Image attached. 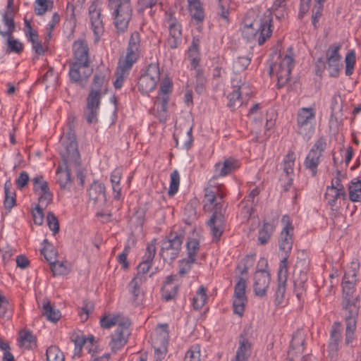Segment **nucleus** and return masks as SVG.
Returning <instances> with one entry per match:
<instances>
[{
	"label": "nucleus",
	"instance_id": "1",
	"mask_svg": "<svg viewBox=\"0 0 361 361\" xmlns=\"http://www.w3.org/2000/svg\"><path fill=\"white\" fill-rule=\"evenodd\" d=\"M357 279H346L342 281V309L344 312L345 323V344L350 345L355 340L357 319L360 308V294L355 289Z\"/></svg>",
	"mask_w": 361,
	"mask_h": 361
},
{
	"label": "nucleus",
	"instance_id": "2",
	"mask_svg": "<svg viewBox=\"0 0 361 361\" xmlns=\"http://www.w3.org/2000/svg\"><path fill=\"white\" fill-rule=\"evenodd\" d=\"M281 221L283 226V229L281 232L279 240V257H280V264L277 273L278 284L276 290V305H279L281 303V300L283 298L286 292V286L288 276V259L292 249V235L293 232L292 221L288 215L283 216Z\"/></svg>",
	"mask_w": 361,
	"mask_h": 361
},
{
	"label": "nucleus",
	"instance_id": "30",
	"mask_svg": "<svg viewBox=\"0 0 361 361\" xmlns=\"http://www.w3.org/2000/svg\"><path fill=\"white\" fill-rule=\"evenodd\" d=\"M42 314L45 316L49 321L56 322L61 318V312L51 305L49 299L44 300L42 304Z\"/></svg>",
	"mask_w": 361,
	"mask_h": 361
},
{
	"label": "nucleus",
	"instance_id": "55",
	"mask_svg": "<svg viewBox=\"0 0 361 361\" xmlns=\"http://www.w3.org/2000/svg\"><path fill=\"white\" fill-rule=\"evenodd\" d=\"M360 269V263L357 260H354L351 262L350 266L348 267L347 271L344 274V277L346 279H357V274Z\"/></svg>",
	"mask_w": 361,
	"mask_h": 361
},
{
	"label": "nucleus",
	"instance_id": "48",
	"mask_svg": "<svg viewBox=\"0 0 361 361\" xmlns=\"http://www.w3.org/2000/svg\"><path fill=\"white\" fill-rule=\"evenodd\" d=\"M35 192H42L49 190L48 183L44 180L42 176H37L32 179Z\"/></svg>",
	"mask_w": 361,
	"mask_h": 361
},
{
	"label": "nucleus",
	"instance_id": "18",
	"mask_svg": "<svg viewBox=\"0 0 361 361\" xmlns=\"http://www.w3.org/2000/svg\"><path fill=\"white\" fill-rule=\"evenodd\" d=\"M130 322H124L118 324L116 330L111 336V341L109 343L112 351L116 352L122 348L127 343L129 336Z\"/></svg>",
	"mask_w": 361,
	"mask_h": 361
},
{
	"label": "nucleus",
	"instance_id": "38",
	"mask_svg": "<svg viewBox=\"0 0 361 361\" xmlns=\"http://www.w3.org/2000/svg\"><path fill=\"white\" fill-rule=\"evenodd\" d=\"M43 245L44 247L41 250V254L44 257L49 264H51V262H54L56 259V252L54 250L47 239L44 240Z\"/></svg>",
	"mask_w": 361,
	"mask_h": 361
},
{
	"label": "nucleus",
	"instance_id": "31",
	"mask_svg": "<svg viewBox=\"0 0 361 361\" xmlns=\"http://www.w3.org/2000/svg\"><path fill=\"white\" fill-rule=\"evenodd\" d=\"M19 343L20 347H24L26 349H32L37 346L36 337L30 330L19 332Z\"/></svg>",
	"mask_w": 361,
	"mask_h": 361
},
{
	"label": "nucleus",
	"instance_id": "44",
	"mask_svg": "<svg viewBox=\"0 0 361 361\" xmlns=\"http://www.w3.org/2000/svg\"><path fill=\"white\" fill-rule=\"evenodd\" d=\"M188 257L196 259V254L200 250V241L195 238H189L186 243Z\"/></svg>",
	"mask_w": 361,
	"mask_h": 361
},
{
	"label": "nucleus",
	"instance_id": "61",
	"mask_svg": "<svg viewBox=\"0 0 361 361\" xmlns=\"http://www.w3.org/2000/svg\"><path fill=\"white\" fill-rule=\"evenodd\" d=\"M228 106L229 107H235L237 103H240V99H242L240 96V92H238L237 87L235 88L232 92L228 94Z\"/></svg>",
	"mask_w": 361,
	"mask_h": 361
},
{
	"label": "nucleus",
	"instance_id": "7",
	"mask_svg": "<svg viewBox=\"0 0 361 361\" xmlns=\"http://www.w3.org/2000/svg\"><path fill=\"white\" fill-rule=\"evenodd\" d=\"M75 120L74 116H69L68 117V130L65 135L63 145L65 147V151L61 153L62 160L64 165L74 164L75 165L80 164V153L78 149V142L76 140V135L75 133Z\"/></svg>",
	"mask_w": 361,
	"mask_h": 361
},
{
	"label": "nucleus",
	"instance_id": "4",
	"mask_svg": "<svg viewBox=\"0 0 361 361\" xmlns=\"http://www.w3.org/2000/svg\"><path fill=\"white\" fill-rule=\"evenodd\" d=\"M216 192L209 188L204 189V209L212 212L210 219L207 222L211 233L216 240H219L225 229V217L223 213V205L221 202H216Z\"/></svg>",
	"mask_w": 361,
	"mask_h": 361
},
{
	"label": "nucleus",
	"instance_id": "54",
	"mask_svg": "<svg viewBox=\"0 0 361 361\" xmlns=\"http://www.w3.org/2000/svg\"><path fill=\"white\" fill-rule=\"evenodd\" d=\"M250 63V59L248 57H238L233 62V68L236 72H241L245 70Z\"/></svg>",
	"mask_w": 361,
	"mask_h": 361
},
{
	"label": "nucleus",
	"instance_id": "50",
	"mask_svg": "<svg viewBox=\"0 0 361 361\" xmlns=\"http://www.w3.org/2000/svg\"><path fill=\"white\" fill-rule=\"evenodd\" d=\"M247 301V298H234L233 302V312L240 317L243 316Z\"/></svg>",
	"mask_w": 361,
	"mask_h": 361
},
{
	"label": "nucleus",
	"instance_id": "59",
	"mask_svg": "<svg viewBox=\"0 0 361 361\" xmlns=\"http://www.w3.org/2000/svg\"><path fill=\"white\" fill-rule=\"evenodd\" d=\"M158 0H138L137 12L143 13L145 9L152 8L157 4Z\"/></svg>",
	"mask_w": 361,
	"mask_h": 361
},
{
	"label": "nucleus",
	"instance_id": "20",
	"mask_svg": "<svg viewBox=\"0 0 361 361\" xmlns=\"http://www.w3.org/2000/svg\"><path fill=\"white\" fill-rule=\"evenodd\" d=\"M169 96H157L154 106L150 109V112L154 115L160 122H165L167 118L168 104Z\"/></svg>",
	"mask_w": 361,
	"mask_h": 361
},
{
	"label": "nucleus",
	"instance_id": "35",
	"mask_svg": "<svg viewBox=\"0 0 361 361\" xmlns=\"http://www.w3.org/2000/svg\"><path fill=\"white\" fill-rule=\"evenodd\" d=\"M345 192H341L338 190H335L334 187H327L325 193V199L327 200L328 204L334 207L336 204L337 200L340 197H345Z\"/></svg>",
	"mask_w": 361,
	"mask_h": 361
},
{
	"label": "nucleus",
	"instance_id": "57",
	"mask_svg": "<svg viewBox=\"0 0 361 361\" xmlns=\"http://www.w3.org/2000/svg\"><path fill=\"white\" fill-rule=\"evenodd\" d=\"M94 310V305L90 302H84L81 310L79 312V315L82 322H86L88 319L89 314Z\"/></svg>",
	"mask_w": 361,
	"mask_h": 361
},
{
	"label": "nucleus",
	"instance_id": "46",
	"mask_svg": "<svg viewBox=\"0 0 361 361\" xmlns=\"http://www.w3.org/2000/svg\"><path fill=\"white\" fill-rule=\"evenodd\" d=\"M184 361H200V346L195 344L186 352Z\"/></svg>",
	"mask_w": 361,
	"mask_h": 361
},
{
	"label": "nucleus",
	"instance_id": "5",
	"mask_svg": "<svg viewBox=\"0 0 361 361\" xmlns=\"http://www.w3.org/2000/svg\"><path fill=\"white\" fill-rule=\"evenodd\" d=\"M104 79L105 76L102 74L96 73L93 77L83 112V116L88 124L98 122L97 116L103 93Z\"/></svg>",
	"mask_w": 361,
	"mask_h": 361
},
{
	"label": "nucleus",
	"instance_id": "29",
	"mask_svg": "<svg viewBox=\"0 0 361 361\" xmlns=\"http://www.w3.org/2000/svg\"><path fill=\"white\" fill-rule=\"evenodd\" d=\"M251 345L243 335H240L239 347L237 350L235 361H247L250 355Z\"/></svg>",
	"mask_w": 361,
	"mask_h": 361
},
{
	"label": "nucleus",
	"instance_id": "26",
	"mask_svg": "<svg viewBox=\"0 0 361 361\" xmlns=\"http://www.w3.org/2000/svg\"><path fill=\"white\" fill-rule=\"evenodd\" d=\"M255 279L254 290L256 295L261 297L265 295L270 282V273H255Z\"/></svg>",
	"mask_w": 361,
	"mask_h": 361
},
{
	"label": "nucleus",
	"instance_id": "62",
	"mask_svg": "<svg viewBox=\"0 0 361 361\" xmlns=\"http://www.w3.org/2000/svg\"><path fill=\"white\" fill-rule=\"evenodd\" d=\"M117 322L116 317L104 316L100 319V325L104 329H110L116 325Z\"/></svg>",
	"mask_w": 361,
	"mask_h": 361
},
{
	"label": "nucleus",
	"instance_id": "21",
	"mask_svg": "<svg viewBox=\"0 0 361 361\" xmlns=\"http://www.w3.org/2000/svg\"><path fill=\"white\" fill-rule=\"evenodd\" d=\"M146 279L147 278L135 276L128 284L129 292L132 295L131 300L135 306L139 305L142 301L144 293L141 286Z\"/></svg>",
	"mask_w": 361,
	"mask_h": 361
},
{
	"label": "nucleus",
	"instance_id": "47",
	"mask_svg": "<svg viewBox=\"0 0 361 361\" xmlns=\"http://www.w3.org/2000/svg\"><path fill=\"white\" fill-rule=\"evenodd\" d=\"M295 175L288 174L281 172L279 177L280 186L282 188V191L287 192L293 184V178Z\"/></svg>",
	"mask_w": 361,
	"mask_h": 361
},
{
	"label": "nucleus",
	"instance_id": "53",
	"mask_svg": "<svg viewBox=\"0 0 361 361\" xmlns=\"http://www.w3.org/2000/svg\"><path fill=\"white\" fill-rule=\"evenodd\" d=\"M50 269L54 276L64 275L68 273V269L64 265L63 262L56 261V259L54 262H51Z\"/></svg>",
	"mask_w": 361,
	"mask_h": 361
},
{
	"label": "nucleus",
	"instance_id": "52",
	"mask_svg": "<svg viewBox=\"0 0 361 361\" xmlns=\"http://www.w3.org/2000/svg\"><path fill=\"white\" fill-rule=\"evenodd\" d=\"M216 12L217 15L224 20L226 24H228L229 23V10H228V5L225 4L224 3V1H218V6L216 8Z\"/></svg>",
	"mask_w": 361,
	"mask_h": 361
},
{
	"label": "nucleus",
	"instance_id": "34",
	"mask_svg": "<svg viewBox=\"0 0 361 361\" xmlns=\"http://www.w3.org/2000/svg\"><path fill=\"white\" fill-rule=\"evenodd\" d=\"M349 198L352 202L361 201V181L357 178L351 180L348 188Z\"/></svg>",
	"mask_w": 361,
	"mask_h": 361
},
{
	"label": "nucleus",
	"instance_id": "6",
	"mask_svg": "<svg viewBox=\"0 0 361 361\" xmlns=\"http://www.w3.org/2000/svg\"><path fill=\"white\" fill-rule=\"evenodd\" d=\"M185 235V232L183 228L176 230L173 228L162 240L159 255L164 262L171 264L178 257Z\"/></svg>",
	"mask_w": 361,
	"mask_h": 361
},
{
	"label": "nucleus",
	"instance_id": "8",
	"mask_svg": "<svg viewBox=\"0 0 361 361\" xmlns=\"http://www.w3.org/2000/svg\"><path fill=\"white\" fill-rule=\"evenodd\" d=\"M267 12L269 15L261 20V25L241 27L242 36L247 42L257 40L259 45H262L271 37V10Z\"/></svg>",
	"mask_w": 361,
	"mask_h": 361
},
{
	"label": "nucleus",
	"instance_id": "49",
	"mask_svg": "<svg viewBox=\"0 0 361 361\" xmlns=\"http://www.w3.org/2000/svg\"><path fill=\"white\" fill-rule=\"evenodd\" d=\"M196 262V259H191L189 257L183 259L178 262L179 271L178 274L180 276H184L192 268V264Z\"/></svg>",
	"mask_w": 361,
	"mask_h": 361
},
{
	"label": "nucleus",
	"instance_id": "51",
	"mask_svg": "<svg viewBox=\"0 0 361 361\" xmlns=\"http://www.w3.org/2000/svg\"><path fill=\"white\" fill-rule=\"evenodd\" d=\"M192 18L197 21V23H202L204 19V13L201 4L189 7Z\"/></svg>",
	"mask_w": 361,
	"mask_h": 361
},
{
	"label": "nucleus",
	"instance_id": "13",
	"mask_svg": "<svg viewBox=\"0 0 361 361\" xmlns=\"http://www.w3.org/2000/svg\"><path fill=\"white\" fill-rule=\"evenodd\" d=\"M109 7L110 9H114V23L117 33L123 34L126 32L133 16L130 4H120Z\"/></svg>",
	"mask_w": 361,
	"mask_h": 361
},
{
	"label": "nucleus",
	"instance_id": "32",
	"mask_svg": "<svg viewBox=\"0 0 361 361\" xmlns=\"http://www.w3.org/2000/svg\"><path fill=\"white\" fill-rule=\"evenodd\" d=\"M296 156L293 151H289L288 154L284 157L281 164V172L286 173V175L294 174V166Z\"/></svg>",
	"mask_w": 361,
	"mask_h": 361
},
{
	"label": "nucleus",
	"instance_id": "37",
	"mask_svg": "<svg viewBox=\"0 0 361 361\" xmlns=\"http://www.w3.org/2000/svg\"><path fill=\"white\" fill-rule=\"evenodd\" d=\"M207 299L206 288L200 286L192 299V305L195 310H199L204 305Z\"/></svg>",
	"mask_w": 361,
	"mask_h": 361
},
{
	"label": "nucleus",
	"instance_id": "60",
	"mask_svg": "<svg viewBox=\"0 0 361 361\" xmlns=\"http://www.w3.org/2000/svg\"><path fill=\"white\" fill-rule=\"evenodd\" d=\"M30 177L26 171H21L18 177L16 179V185L18 189L22 190L28 183Z\"/></svg>",
	"mask_w": 361,
	"mask_h": 361
},
{
	"label": "nucleus",
	"instance_id": "16",
	"mask_svg": "<svg viewBox=\"0 0 361 361\" xmlns=\"http://www.w3.org/2000/svg\"><path fill=\"white\" fill-rule=\"evenodd\" d=\"M89 16L90 18L92 30L94 32L96 39H99V37L104 34V27L103 21L101 18L102 9L99 6L98 1H94L89 6Z\"/></svg>",
	"mask_w": 361,
	"mask_h": 361
},
{
	"label": "nucleus",
	"instance_id": "64",
	"mask_svg": "<svg viewBox=\"0 0 361 361\" xmlns=\"http://www.w3.org/2000/svg\"><path fill=\"white\" fill-rule=\"evenodd\" d=\"M268 226L269 224H265L264 227L259 231L258 240L261 245H264L269 240L270 234L269 233Z\"/></svg>",
	"mask_w": 361,
	"mask_h": 361
},
{
	"label": "nucleus",
	"instance_id": "15",
	"mask_svg": "<svg viewBox=\"0 0 361 361\" xmlns=\"http://www.w3.org/2000/svg\"><path fill=\"white\" fill-rule=\"evenodd\" d=\"M73 59L74 62H78L83 66H90V48L87 40L79 39L75 40L72 45Z\"/></svg>",
	"mask_w": 361,
	"mask_h": 361
},
{
	"label": "nucleus",
	"instance_id": "56",
	"mask_svg": "<svg viewBox=\"0 0 361 361\" xmlns=\"http://www.w3.org/2000/svg\"><path fill=\"white\" fill-rule=\"evenodd\" d=\"M47 221L49 228L53 231L54 234L59 233V221L52 212H48L47 216Z\"/></svg>",
	"mask_w": 361,
	"mask_h": 361
},
{
	"label": "nucleus",
	"instance_id": "24",
	"mask_svg": "<svg viewBox=\"0 0 361 361\" xmlns=\"http://www.w3.org/2000/svg\"><path fill=\"white\" fill-rule=\"evenodd\" d=\"M88 195L94 203L101 201L103 204H105L106 202V195L104 184L94 180L88 190Z\"/></svg>",
	"mask_w": 361,
	"mask_h": 361
},
{
	"label": "nucleus",
	"instance_id": "39",
	"mask_svg": "<svg viewBox=\"0 0 361 361\" xmlns=\"http://www.w3.org/2000/svg\"><path fill=\"white\" fill-rule=\"evenodd\" d=\"M35 13L37 16H43L48 10L53 8L52 0H35Z\"/></svg>",
	"mask_w": 361,
	"mask_h": 361
},
{
	"label": "nucleus",
	"instance_id": "43",
	"mask_svg": "<svg viewBox=\"0 0 361 361\" xmlns=\"http://www.w3.org/2000/svg\"><path fill=\"white\" fill-rule=\"evenodd\" d=\"M307 277L305 273H300V278L299 279H296L294 280V293H295L297 298L298 299L302 295V294L305 291V283L307 281Z\"/></svg>",
	"mask_w": 361,
	"mask_h": 361
},
{
	"label": "nucleus",
	"instance_id": "19",
	"mask_svg": "<svg viewBox=\"0 0 361 361\" xmlns=\"http://www.w3.org/2000/svg\"><path fill=\"white\" fill-rule=\"evenodd\" d=\"M305 334L303 329H298L292 336L288 357L290 361H294L295 357L302 355L305 349Z\"/></svg>",
	"mask_w": 361,
	"mask_h": 361
},
{
	"label": "nucleus",
	"instance_id": "9",
	"mask_svg": "<svg viewBox=\"0 0 361 361\" xmlns=\"http://www.w3.org/2000/svg\"><path fill=\"white\" fill-rule=\"evenodd\" d=\"M160 80V69L158 63H152L141 70L137 87L142 94H147L154 90Z\"/></svg>",
	"mask_w": 361,
	"mask_h": 361
},
{
	"label": "nucleus",
	"instance_id": "33",
	"mask_svg": "<svg viewBox=\"0 0 361 361\" xmlns=\"http://www.w3.org/2000/svg\"><path fill=\"white\" fill-rule=\"evenodd\" d=\"M11 183L6 181L4 184L5 198L4 200V206L8 212L16 205V192L11 191Z\"/></svg>",
	"mask_w": 361,
	"mask_h": 361
},
{
	"label": "nucleus",
	"instance_id": "17",
	"mask_svg": "<svg viewBox=\"0 0 361 361\" xmlns=\"http://www.w3.org/2000/svg\"><path fill=\"white\" fill-rule=\"evenodd\" d=\"M342 324L339 322H335L331 328L329 340L327 346L329 355L331 358L337 357L339 346L342 341Z\"/></svg>",
	"mask_w": 361,
	"mask_h": 361
},
{
	"label": "nucleus",
	"instance_id": "27",
	"mask_svg": "<svg viewBox=\"0 0 361 361\" xmlns=\"http://www.w3.org/2000/svg\"><path fill=\"white\" fill-rule=\"evenodd\" d=\"M90 66H83L78 62H69L68 75L71 82L77 83L82 81V75L85 78L90 75L86 74L84 69L88 68Z\"/></svg>",
	"mask_w": 361,
	"mask_h": 361
},
{
	"label": "nucleus",
	"instance_id": "23",
	"mask_svg": "<svg viewBox=\"0 0 361 361\" xmlns=\"http://www.w3.org/2000/svg\"><path fill=\"white\" fill-rule=\"evenodd\" d=\"M240 162L238 159L229 157L223 162L215 164V171L217 176H226L231 173L240 167Z\"/></svg>",
	"mask_w": 361,
	"mask_h": 361
},
{
	"label": "nucleus",
	"instance_id": "41",
	"mask_svg": "<svg viewBox=\"0 0 361 361\" xmlns=\"http://www.w3.org/2000/svg\"><path fill=\"white\" fill-rule=\"evenodd\" d=\"M356 62V54L354 50L349 51L345 58V73L347 76H350L354 71V67Z\"/></svg>",
	"mask_w": 361,
	"mask_h": 361
},
{
	"label": "nucleus",
	"instance_id": "14",
	"mask_svg": "<svg viewBox=\"0 0 361 361\" xmlns=\"http://www.w3.org/2000/svg\"><path fill=\"white\" fill-rule=\"evenodd\" d=\"M341 49V44L336 42L331 44L326 51V69L330 77L337 78L343 67L341 63V55L339 54Z\"/></svg>",
	"mask_w": 361,
	"mask_h": 361
},
{
	"label": "nucleus",
	"instance_id": "10",
	"mask_svg": "<svg viewBox=\"0 0 361 361\" xmlns=\"http://www.w3.org/2000/svg\"><path fill=\"white\" fill-rule=\"evenodd\" d=\"M315 109L301 108L297 114L298 132L305 140H310L315 129Z\"/></svg>",
	"mask_w": 361,
	"mask_h": 361
},
{
	"label": "nucleus",
	"instance_id": "3",
	"mask_svg": "<svg viewBox=\"0 0 361 361\" xmlns=\"http://www.w3.org/2000/svg\"><path fill=\"white\" fill-rule=\"evenodd\" d=\"M141 56V36L135 30L130 34L124 57L119 59L116 68V80L114 85L116 89H120L123 83L124 78L128 74L133 64L137 62Z\"/></svg>",
	"mask_w": 361,
	"mask_h": 361
},
{
	"label": "nucleus",
	"instance_id": "11",
	"mask_svg": "<svg viewBox=\"0 0 361 361\" xmlns=\"http://www.w3.org/2000/svg\"><path fill=\"white\" fill-rule=\"evenodd\" d=\"M326 146V138L320 137L315 141L305 159L304 166L310 171L312 176H315L317 173V168Z\"/></svg>",
	"mask_w": 361,
	"mask_h": 361
},
{
	"label": "nucleus",
	"instance_id": "22",
	"mask_svg": "<svg viewBox=\"0 0 361 361\" xmlns=\"http://www.w3.org/2000/svg\"><path fill=\"white\" fill-rule=\"evenodd\" d=\"M169 333L168 324H158L156 334L153 338V343L156 350L166 349L169 343Z\"/></svg>",
	"mask_w": 361,
	"mask_h": 361
},
{
	"label": "nucleus",
	"instance_id": "25",
	"mask_svg": "<svg viewBox=\"0 0 361 361\" xmlns=\"http://www.w3.org/2000/svg\"><path fill=\"white\" fill-rule=\"evenodd\" d=\"M175 276H168L161 287V296L165 301L173 300L177 295L179 286L173 283Z\"/></svg>",
	"mask_w": 361,
	"mask_h": 361
},
{
	"label": "nucleus",
	"instance_id": "28",
	"mask_svg": "<svg viewBox=\"0 0 361 361\" xmlns=\"http://www.w3.org/2000/svg\"><path fill=\"white\" fill-rule=\"evenodd\" d=\"M57 182L62 190H70L72 180L68 164L64 165V169L59 166L56 169Z\"/></svg>",
	"mask_w": 361,
	"mask_h": 361
},
{
	"label": "nucleus",
	"instance_id": "12",
	"mask_svg": "<svg viewBox=\"0 0 361 361\" xmlns=\"http://www.w3.org/2000/svg\"><path fill=\"white\" fill-rule=\"evenodd\" d=\"M281 52V49H276V51ZM279 57L281 59L279 63V70L277 75L278 88L283 87L290 80L292 69L294 67V54L292 47H288L285 54L279 53Z\"/></svg>",
	"mask_w": 361,
	"mask_h": 361
},
{
	"label": "nucleus",
	"instance_id": "63",
	"mask_svg": "<svg viewBox=\"0 0 361 361\" xmlns=\"http://www.w3.org/2000/svg\"><path fill=\"white\" fill-rule=\"evenodd\" d=\"M33 221L36 225H42L44 221L43 209L39 206H36L32 211Z\"/></svg>",
	"mask_w": 361,
	"mask_h": 361
},
{
	"label": "nucleus",
	"instance_id": "40",
	"mask_svg": "<svg viewBox=\"0 0 361 361\" xmlns=\"http://www.w3.org/2000/svg\"><path fill=\"white\" fill-rule=\"evenodd\" d=\"M156 243L157 239L154 238L149 243H148L146 252L142 257L141 262L152 264L156 254Z\"/></svg>",
	"mask_w": 361,
	"mask_h": 361
},
{
	"label": "nucleus",
	"instance_id": "36",
	"mask_svg": "<svg viewBox=\"0 0 361 361\" xmlns=\"http://www.w3.org/2000/svg\"><path fill=\"white\" fill-rule=\"evenodd\" d=\"M6 38L7 52H13L20 54L23 50V44L17 39H15L13 35H5Z\"/></svg>",
	"mask_w": 361,
	"mask_h": 361
},
{
	"label": "nucleus",
	"instance_id": "58",
	"mask_svg": "<svg viewBox=\"0 0 361 361\" xmlns=\"http://www.w3.org/2000/svg\"><path fill=\"white\" fill-rule=\"evenodd\" d=\"M246 281L240 278L234 288V298H247L245 295Z\"/></svg>",
	"mask_w": 361,
	"mask_h": 361
},
{
	"label": "nucleus",
	"instance_id": "42",
	"mask_svg": "<svg viewBox=\"0 0 361 361\" xmlns=\"http://www.w3.org/2000/svg\"><path fill=\"white\" fill-rule=\"evenodd\" d=\"M47 361H64V355L56 345L49 346L46 352Z\"/></svg>",
	"mask_w": 361,
	"mask_h": 361
},
{
	"label": "nucleus",
	"instance_id": "45",
	"mask_svg": "<svg viewBox=\"0 0 361 361\" xmlns=\"http://www.w3.org/2000/svg\"><path fill=\"white\" fill-rule=\"evenodd\" d=\"M170 186L169 190V195L173 196L178 190L180 184V176L177 170H174L170 176Z\"/></svg>",
	"mask_w": 361,
	"mask_h": 361
}]
</instances>
